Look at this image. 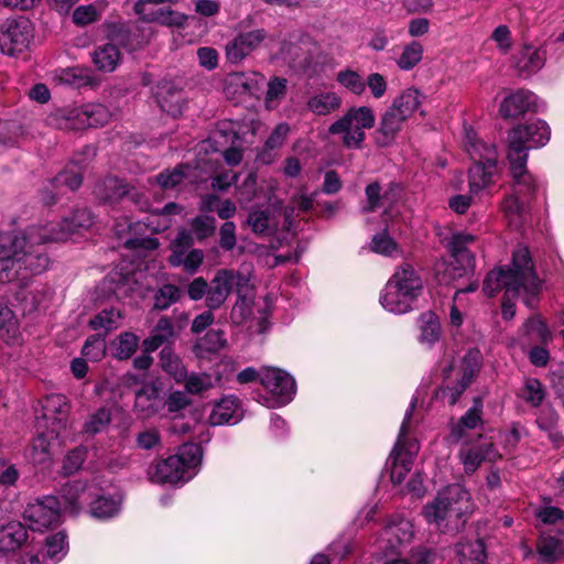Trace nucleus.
I'll use <instances>...</instances> for the list:
<instances>
[{
    "instance_id": "35",
    "label": "nucleus",
    "mask_w": 564,
    "mask_h": 564,
    "mask_svg": "<svg viewBox=\"0 0 564 564\" xmlns=\"http://www.w3.org/2000/svg\"><path fill=\"white\" fill-rule=\"evenodd\" d=\"M419 337L421 345L431 348L441 337V323L435 313L423 312L417 318Z\"/></svg>"
},
{
    "instance_id": "14",
    "label": "nucleus",
    "mask_w": 564,
    "mask_h": 564,
    "mask_svg": "<svg viewBox=\"0 0 564 564\" xmlns=\"http://www.w3.org/2000/svg\"><path fill=\"white\" fill-rule=\"evenodd\" d=\"M413 536L414 531L412 522L401 516H393L380 532L376 544L384 556L393 554L402 555L406 553V549L413 540Z\"/></svg>"
},
{
    "instance_id": "10",
    "label": "nucleus",
    "mask_w": 564,
    "mask_h": 564,
    "mask_svg": "<svg viewBox=\"0 0 564 564\" xmlns=\"http://www.w3.org/2000/svg\"><path fill=\"white\" fill-rule=\"evenodd\" d=\"M375 122V112L370 107H351L329 126L328 132L339 134L347 149H361L366 139L365 130L371 129Z\"/></svg>"
},
{
    "instance_id": "33",
    "label": "nucleus",
    "mask_w": 564,
    "mask_h": 564,
    "mask_svg": "<svg viewBox=\"0 0 564 564\" xmlns=\"http://www.w3.org/2000/svg\"><path fill=\"white\" fill-rule=\"evenodd\" d=\"M134 408L143 417L156 414L163 408L158 388L152 384L142 387L135 394Z\"/></svg>"
},
{
    "instance_id": "23",
    "label": "nucleus",
    "mask_w": 564,
    "mask_h": 564,
    "mask_svg": "<svg viewBox=\"0 0 564 564\" xmlns=\"http://www.w3.org/2000/svg\"><path fill=\"white\" fill-rule=\"evenodd\" d=\"M95 494V487L82 481L74 480L64 485L61 489V511L69 512L72 514H78L85 503H89V500Z\"/></svg>"
},
{
    "instance_id": "48",
    "label": "nucleus",
    "mask_w": 564,
    "mask_h": 564,
    "mask_svg": "<svg viewBox=\"0 0 564 564\" xmlns=\"http://www.w3.org/2000/svg\"><path fill=\"white\" fill-rule=\"evenodd\" d=\"M0 337L9 344L19 340V326L14 313L10 307L0 302Z\"/></svg>"
},
{
    "instance_id": "17",
    "label": "nucleus",
    "mask_w": 564,
    "mask_h": 564,
    "mask_svg": "<svg viewBox=\"0 0 564 564\" xmlns=\"http://www.w3.org/2000/svg\"><path fill=\"white\" fill-rule=\"evenodd\" d=\"M61 502L55 496H46L30 502L23 518L32 531H44L61 520Z\"/></svg>"
},
{
    "instance_id": "6",
    "label": "nucleus",
    "mask_w": 564,
    "mask_h": 564,
    "mask_svg": "<svg viewBox=\"0 0 564 564\" xmlns=\"http://www.w3.org/2000/svg\"><path fill=\"white\" fill-rule=\"evenodd\" d=\"M202 459V447L198 444L185 443L176 454L159 460L149 470L150 480L170 485L187 482L197 474Z\"/></svg>"
},
{
    "instance_id": "62",
    "label": "nucleus",
    "mask_w": 564,
    "mask_h": 564,
    "mask_svg": "<svg viewBox=\"0 0 564 564\" xmlns=\"http://www.w3.org/2000/svg\"><path fill=\"white\" fill-rule=\"evenodd\" d=\"M82 354L91 361H99L106 355V339L100 334L90 336L83 349Z\"/></svg>"
},
{
    "instance_id": "5",
    "label": "nucleus",
    "mask_w": 564,
    "mask_h": 564,
    "mask_svg": "<svg viewBox=\"0 0 564 564\" xmlns=\"http://www.w3.org/2000/svg\"><path fill=\"white\" fill-rule=\"evenodd\" d=\"M473 511L469 492L460 485L440 490L435 499L423 508V516L438 530H458L463 517Z\"/></svg>"
},
{
    "instance_id": "19",
    "label": "nucleus",
    "mask_w": 564,
    "mask_h": 564,
    "mask_svg": "<svg viewBox=\"0 0 564 564\" xmlns=\"http://www.w3.org/2000/svg\"><path fill=\"white\" fill-rule=\"evenodd\" d=\"M134 13L139 19L147 23H158L164 26H184L187 15L172 10L171 8H162L151 3L149 0H138L133 7Z\"/></svg>"
},
{
    "instance_id": "45",
    "label": "nucleus",
    "mask_w": 564,
    "mask_h": 564,
    "mask_svg": "<svg viewBox=\"0 0 564 564\" xmlns=\"http://www.w3.org/2000/svg\"><path fill=\"white\" fill-rule=\"evenodd\" d=\"M156 99L162 111L177 117L184 108V98L180 90L162 87L156 91Z\"/></svg>"
},
{
    "instance_id": "15",
    "label": "nucleus",
    "mask_w": 564,
    "mask_h": 564,
    "mask_svg": "<svg viewBox=\"0 0 564 564\" xmlns=\"http://www.w3.org/2000/svg\"><path fill=\"white\" fill-rule=\"evenodd\" d=\"M261 384L269 392L268 408H280L290 403L296 393L294 378L275 367H262Z\"/></svg>"
},
{
    "instance_id": "41",
    "label": "nucleus",
    "mask_w": 564,
    "mask_h": 564,
    "mask_svg": "<svg viewBox=\"0 0 564 564\" xmlns=\"http://www.w3.org/2000/svg\"><path fill=\"white\" fill-rule=\"evenodd\" d=\"M226 345L227 339L225 333L220 329H210L196 341L194 352L197 357L203 358L206 354L220 351Z\"/></svg>"
},
{
    "instance_id": "59",
    "label": "nucleus",
    "mask_w": 564,
    "mask_h": 564,
    "mask_svg": "<svg viewBox=\"0 0 564 564\" xmlns=\"http://www.w3.org/2000/svg\"><path fill=\"white\" fill-rule=\"evenodd\" d=\"M286 79L280 77H273L268 83V90L264 100L267 109H274L278 107L286 94Z\"/></svg>"
},
{
    "instance_id": "24",
    "label": "nucleus",
    "mask_w": 564,
    "mask_h": 564,
    "mask_svg": "<svg viewBox=\"0 0 564 564\" xmlns=\"http://www.w3.org/2000/svg\"><path fill=\"white\" fill-rule=\"evenodd\" d=\"M263 29L240 33L226 45V57L230 63H240L265 39Z\"/></svg>"
},
{
    "instance_id": "43",
    "label": "nucleus",
    "mask_w": 564,
    "mask_h": 564,
    "mask_svg": "<svg viewBox=\"0 0 564 564\" xmlns=\"http://www.w3.org/2000/svg\"><path fill=\"white\" fill-rule=\"evenodd\" d=\"M160 365L164 372L181 383L186 379V368L181 358L170 347H164L160 352Z\"/></svg>"
},
{
    "instance_id": "64",
    "label": "nucleus",
    "mask_w": 564,
    "mask_h": 564,
    "mask_svg": "<svg viewBox=\"0 0 564 564\" xmlns=\"http://www.w3.org/2000/svg\"><path fill=\"white\" fill-rule=\"evenodd\" d=\"M187 392L196 394L208 390L213 386L212 377L207 373L186 375L183 381Z\"/></svg>"
},
{
    "instance_id": "55",
    "label": "nucleus",
    "mask_w": 564,
    "mask_h": 564,
    "mask_svg": "<svg viewBox=\"0 0 564 564\" xmlns=\"http://www.w3.org/2000/svg\"><path fill=\"white\" fill-rule=\"evenodd\" d=\"M189 172L188 165H180L160 173L156 176V182L163 189H172L188 178Z\"/></svg>"
},
{
    "instance_id": "21",
    "label": "nucleus",
    "mask_w": 564,
    "mask_h": 564,
    "mask_svg": "<svg viewBox=\"0 0 564 564\" xmlns=\"http://www.w3.org/2000/svg\"><path fill=\"white\" fill-rule=\"evenodd\" d=\"M481 438V436H479ZM499 457L498 452L490 442H480V440L463 444L458 452L459 463L463 465L467 475H473L486 460H495Z\"/></svg>"
},
{
    "instance_id": "2",
    "label": "nucleus",
    "mask_w": 564,
    "mask_h": 564,
    "mask_svg": "<svg viewBox=\"0 0 564 564\" xmlns=\"http://www.w3.org/2000/svg\"><path fill=\"white\" fill-rule=\"evenodd\" d=\"M551 137L549 124L541 119L519 124L508 133L507 159L510 175L517 185H524L528 189L534 187V177L527 170L529 151L544 147Z\"/></svg>"
},
{
    "instance_id": "18",
    "label": "nucleus",
    "mask_w": 564,
    "mask_h": 564,
    "mask_svg": "<svg viewBox=\"0 0 564 564\" xmlns=\"http://www.w3.org/2000/svg\"><path fill=\"white\" fill-rule=\"evenodd\" d=\"M192 245V235L186 230H181L172 243V253L169 258L171 265L183 267L187 273H195L203 263L204 253L199 249L186 252Z\"/></svg>"
},
{
    "instance_id": "38",
    "label": "nucleus",
    "mask_w": 564,
    "mask_h": 564,
    "mask_svg": "<svg viewBox=\"0 0 564 564\" xmlns=\"http://www.w3.org/2000/svg\"><path fill=\"white\" fill-rule=\"evenodd\" d=\"M121 58L118 47L112 43L99 45L93 53L95 66L106 73L113 72Z\"/></svg>"
},
{
    "instance_id": "7",
    "label": "nucleus",
    "mask_w": 564,
    "mask_h": 564,
    "mask_svg": "<svg viewBox=\"0 0 564 564\" xmlns=\"http://www.w3.org/2000/svg\"><path fill=\"white\" fill-rule=\"evenodd\" d=\"M94 193L99 199L109 203H115L123 196H130L131 200H133L141 210L151 213L143 223L151 227L153 231H161L169 228L171 225L169 216L181 212L180 206L174 203L166 204L160 212L156 208H152L148 200H141L139 194H130L128 184L117 177L105 178L96 185Z\"/></svg>"
},
{
    "instance_id": "57",
    "label": "nucleus",
    "mask_w": 564,
    "mask_h": 564,
    "mask_svg": "<svg viewBox=\"0 0 564 564\" xmlns=\"http://www.w3.org/2000/svg\"><path fill=\"white\" fill-rule=\"evenodd\" d=\"M84 115L86 128L104 126L111 117L108 108L101 104L84 105Z\"/></svg>"
},
{
    "instance_id": "30",
    "label": "nucleus",
    "mask_w": 564,
    "mask_h": 564,
    "mask_svg": "<svg viewBox=\"0 0 564 564\" xmlns=\"http://www.w3.org/2000/svg\"><path fill=\"white\" fill-rule=\"evenodd\" d=\"M545 61V50L525 44L513 56L512 64L521 74L532 75L538 73L544 66Z\"/></svg>"
},
{
    "instance_id": "25",
    "label": "nucleus",
    "mask_w": 564,
    "mask_h": 564,
    "mask_svg": "<svg viewBox=\"0 0 564 564\" xmlns=\"http://www.w3.org/2000/svg\"><path fill=\"white\" fill-rule=\"evenodd\" d=\"M528 110L540 111L539 98L535 94L520 89L507 96L500 105V113L505 118H513Z\"/></svg>"
},
{
    "instance_id": "60",
    "label": "nucleus",
    "mask_w": 564,
    "mask_h": 564,
    "mask_svg": "<svg viewBox=\"0 0 564 564\" xmlns=\"http://www.w3.org/2000/svg\"><path fill=\"white\" fill-rule=\"evenodd\" d=\"M456 288L457 291L455 293L449 312V323L454 327H459L464 321L463 313L459 310V306L462 305L463 301V295L468 292H475L478 289V283L475 281L470 282L466 288H460L458 285Z\"/></svg>"
},
{
    "instance_id": "63",
    "label": "nucleus",
    "mask_w": 564,
    "mask_h": 564,
    "mask_svg": "<svg viewBox=\"0 0 564 564\" xmlns=\"http://www.w3.org/2000/svg\"><path fill=\"white\" fill-rule=\"evenodd\" d=\"M87 457V449L84 446H78L69 451L63 460V473L65 475H73L78 471Z\"/></svg>"
},
{
    "instance_id": "42",
    "label": "nucleus",
    "mask_w": 564,
    "mask_h": 564,
    "mask_svg": "<svg viewBox=\"0 0 564 564\" xmlns=\"http://www.w3.org/2000/svg\"><path fill=\"white\" fill-rule=\"evenodd\" d=\"M423 54V45L413 40L402 46L401 53L395 58V65L400 70L410 72L422 62Z\"/></svg>"
},
{
    "instance_id": "20",
    "label": "nucleus",
    "mask_w": 564,
    "mask_h": 564,
    "mask_svg": "<svg viewBox=\"0 0 564 564\" xmlns=\"http://www.w3.org/2000/svg\"><path fill=\"white\" fill-rule=\"evenodd\" d=\"M512 180V193L507 195L503 199L502 210L509 224L514 228H519L525 219V215L528 213V199L535 193L536 183L534 182V187L530 191L524 185L518 186L516 180L513 177Z\"/></svg>"
},
{
    "instance_id": "12",
    "label": "nucleus",
    "mask_w": 564,
    "mask_h": 564,
    "mask_svg": "<svg viewBox=\"0 0 564 564\" xmlns=\"http://www.w3.org/2000/svg\"><path fill=\"white\" fill-rule=\"evenodd\" d=\"M70 405L64 394H50L41 401V414L36 415L35 427L50 430L55 438L67 435Z\"/></svg>"
},
{
    "instance_id": "4",
    "label": "nucleus",
    "mask_w": 564,
    "mask_h": 564,
    "mask_svg": "<svg viewBox=\"0 0 564 564\" xmlns=\"http://www.w3.org/2000/svg\"><path fill=\"white\" fill-rule=\"evenodd\" d=\"M464 148L474 161L468 172V188L473 194H480L492 185L500 174L497 148L495 143L480 138L471 127L465 128Z\"/></svg>"
},
{
    "instance_id": "16",
    "label": "nucleus",
    "mask_w": 564,
    "mask_h": 564,
    "mask_svg": "<svg viewBox=\"0 0 564 564\" xmlns=\"http://www.w3.org/2000/svg\"><path fill=\"white\" fill-rule=\"evenodd\" d=\"M33 25L26 18L8 19L0 29V50L8 56L25 52L33 39Z\"/></svg>"
},
{
    "instance_id": "27",
    "label": "nucleus",
    "mask_w": 564,
    "mask_h": 564,
    "mask_svg": "<svg viewBox=\"0 0 564 564\" xmlns=\"http://www.w3.org/2000/svg\"><path fill=\"white\" fill-rule=\"evenodd\" d=\"M89 501V513L91 517L100 520H107L117 517L121 511L122 495L118 491L97 494Z\"/></svg>"
},
{
    "instance_id": "37",
    "label": "nucleus",
    "mask_w": 564,
    "mask_h": 564,
    "mask_svg": "<svg viewBox=\"0 0 564 564\" xmlns=\"http://www.w3.org/2000/svg\"><path fill=\"white\" fill-rule=\"evenodd\" d=\"M54 80L58 84L68 85L74 88L93 86L95 83L90 70L78 66L56 70L54 74Z\"/></svg>"
},
{
    "instance_id": "1",
    "label": "nucleus",
    "mask_w": 564,
    "mask_h": 564,
    "mask_svg": "<svg viewBox=\"0 0 564 564\" xmlns=\"http://www.w3.org/2000/svg\"><path fill=\"white\" fill-rule=\"evenodd\" d=\"M505 290L502 316L511 319L516 315V300L522 297L528 307L536 303L541 291L528 248L519 247L512 253V263L508 269L499 268L489 272L484 281L482 291L487 296H494Z\"/></svg>"
},
{
    "instance_id": "29",
    "label": "nucleus",
    "mask_w": 564,
    "mask_h": 564,
    "mask_svg": "<svg viewBox=\"0 0 564 564\" xmlns=\"http://www.w3.org/2000/svg\"><path fill=\"white\" fill-rule=\"evenodd\" d=\"M264 82V76L257 72L235 73L228 78L226 93L227 95L238 93L240 95L257 96Z\"/></svg>"
},
{
    "instance_id": "22",
    "label": "nucleus",
    "mask_w": 564,
    "mask_h": 564,
    "mask_svg": "<svg viewBox=\"0 0 564 564\" xmlns=\"http://www.w3.org/2000/svg\"><path fill=\"white\" fill-rule=\"evenodd\" d=\"M280 218H283V205L279 200L264 209L260 207L251 208L247 223L254 234L264 235L278 231L283 226V224H280Z\"/></svg>"
},
{
    "instance_id": "56",
    "label": "nucleus",
    "mask_w": 564,
    "mask_h": 564,
    "mask_svg": "<svg viewBox=\"0 0 564 564\" xmlns=\"http://www.w3.org/2000/svg\"><path fill=\"white\" fill-rule=\"evenodd\" d=\"M113 356L117 359H129L137 350L139 338L133 333H123L113 341Z\"/></svg>"
},
{
    "instance_id": "47",
    "label": "nucleus",
    "mask_w": 564,
    "mask_h": 564,
    "mask_svg": "<svg viewBox=\"0 0 564 564\" xmlns=\"http://www.w3.org/2000/svg\"><path fill=\"white\" fill-rule=\"evenodd\" d=\"M107 7L108 2L106 0H96L90 4L79 6L73 11V22L79 26L94 23L106 11Z\"/></svg>"
},
{
    "instance_id": "50",
    "label": "nucleus",
    "mask_w": 564,
    "mask_h": 564,
    "mask_svg": "<svg viewBox=\"0 0 564 564\" xmlns=\"http://www.w3.org/2000/svg\"><path fill=\"white\" fill-rule=\"evenodd\" d=\"M121 318V313L118 310H102L90 319L89 325L94 330L100 332V335L105 337L109 332L119 327Z\"/></svg>"
},
{
    "instance_id": "49",
    "label": "nucleus",
    "mask_w": 564,
    "mask_h": 564,
    "mask_svg": "<svg viewBox=\"0 0 564 564\" xmlns=\"http://www.w3.org/2000/svg\"><path fill=\"white\" fill-rule=\"evenodd\" d=\"M421 101V93L417 89L408 88L393 100L391 107L409 119L419 109Z\"/></svg>"
},
{
    "instance_id": "54",
    "label": "nucleus",
    "mask_w": 564,
    "mask_h": 564,
    "mask_svg": "<svg viewBox=\"0 0 564 564\" xmlns=\"http://www.w3.org/2000/svg\"><path fill=\"white\" fill-rule=\"evenodd\" d=\"M522 332L528 336V341L547 343L552 337L549 327L539 316L530 317L523 325Z\"/></svg>"
},
{
    "instance_id": "31",
    "label": "nucleus",
    "mask_w": 564,
    "mask_h": 564,
    "mask_svg": "<svg viewBox=\"0 0 564 564\" xmlns=\"http://www.w3.org/2000/svg\"><path fill=\"white\" fill-rule=\"evenodd\" d=\"M47 121L51 126L62 130L85 129L84 105L56 109L50 113Z\"/></svg>"
},
{
    "instance_id": "3",
    "label": "nucleus",
    "mask_w": 564,
    "mask_h": 564,
    "mask_svg": "<svg viewBox=\"0 0 564 564\" xmlns=\"http://www.w3.org/2000/svg\"><path fill=\"white\" fill-rule=\"evenodd\" d=\"M423 289L421 274L410 263H402L387 281L379 302L389 313L406 314L414 310Z\"/></svg>"
},
{
    "instance_id": "34",
    "label": "nucleus",
    "mask_w": 564,
    "mask_h": 564,
    "mask_svg": "<svg viewBox=\"0 0 564 564\" xmlns=\"http://www.w3.org/2000/svg\"><path fill=\"white\" fill-rule=\"evenodd\" d=\"M26 539L28 531L25 527L21 522L11 521L0 528V552H14Z\"/></svg>"
},
{
    "instance_id": "53",
    "label": "nucleus",
    "mask_w": 564,
    "mask_h": 564,
    "mask_svg": "<svg viewBox=\"0 0 564 564\" xmlns=\"http://www.w3.org/2000/svg\"><path fill=\"white\" fill-rule=\"evenodd\" d=\"M314 198H315V194L306 195L304 193H300V194L295 195L291 200L292 206H289L283 209V226H282V228L285 229L286 231L291 230L292 225H293L292 216L294 213V208L296 207L301 212H308L313 207Z\"/></svg>"
},
{
    "instance_id": "32",
    "label": "nucleus",
    "mask_w": 564,
    "mask_h": 564,
    "mask_svg": "<svg viewBox=\"0 0 564 564\" xmlns=\"http://www.w3.org/2000/svg\"><path fill=\"white\" fill-rule=\"evenodd\" d=\"M406 120L404 115L390 107L380 120L377 130V143L381 147L391 144Z\"/></svg>"
},
{
    "instance_id": "52",
    "label": "nucleus",
    "mask_w": 564,
    "mask_h": 564,
    "mask_svg": "<svg viewBox=\"0 0 564 564\" xmlns=\"http://www.w3.org/2000/svg\"><path fill=\"white\" fill-rule=\"evenodd\" d=\"M538 552L542 561H556L564 554V541L543 535L538 543Z\"/></svg>"
},
{
    "instance_id": "51",
    "label": "nucleus",
    "mask_w": 564,
    "mask_h": 564,
    "mask_svg": "<svg viewBox=\"0 0 564 564\" xmlns=\"http://www.w3.org/2000/svg\"><path fill=\"white\" fill-rule=\"evenodd\" d=\"M336 82L349 93L360 96L366 91L364 77L351 68H345L336 74Z\"/></svg>"
},
{
    "instance_id": "40",
    "label": "nucleus",
    "mask_w": 564,
    "mask_h": 564,
    "mask_svg": "<svg viewBox=\"0 0 564 564\" xmlns=\"http://www.w3.org/2000/svg\"><path fill=\"white\" fill-rule=\"evenodd\" d=\"M517 397L531 408H539L546 397L544 386L536 378H525L519 388Z\"/></svg>"
},
{
    "instance_id": "11",
    "label": "nucleus",
    "mask_w": 564,
    "mask_h": 564,
    "mask_svg": "<svg viewBox=\"0 0 564 564\" xmlns=\"http://www.w3.org/2000/svg\"><path fill=\"white\" fill-rule=\"evenodd\" d=\"M415 409V401H412L405 412L401 424L397 443L390 455L392 459L391 480L393 484H401L412 468L413 460L419 452L416 441L408 440V432L412 420V413Z\"/></svg>"
},
{
    "instance_id": "28",
    "label": "nucleus",
    "mask_w": 564,
    "mask_h": 564,
    "mask_svg": "<svg viewBox=\"0 0 564 564\" xmlns=\"http://www.w3.org/2000/svg\"><path fill=\"white\" fill-rule=\"evenodd\" d=\"M241 419L242 410L239 399L235 395H226L214 405L208 420L212 425H234Z\"/></svg>"
},
{
    "instance_id": "61",
    "label": "nucleus",
    "mask_w": 564,
    "mask_h": 564,
    "mask_svg": "<svg viewBox=\"0 0 564 564\" xmlns=\"http://www.w3.org/2000/svg\"><path fill=\"white\" fill-rule=\"evenodd\" d=\"M181 296V291L173 284H164L154 295V308L163 311L176 303Z\"/></svg>"
},
{
    "instance_id": "36",
    "label": "nucleus",
    "mask_w": 564,
    "mask_h": 564,
    "mask_svg": "<svg viewBox=\"0 0 564 564\" xmlns=\"http://www.w3.org/2000/svg\"><path fill=\"white\" fill-rule=\"evenodd\" d=\"M68 553L67 534L64 531L51 534L45 539L42 551L44 561L50 564H57Z\"/></svg>"
},
{
    "instance_id": "13",
    "label": "nucleus",
    "mask_w": 564,
    "mask_h": 564,
    "mask_svg": "<svg viewBox=\"0 0 564 564\" xmlns=\"http://www.w3.org/2000/svg\"><path fill=\"white\" fill-rule=\"evenodd\" d=\"M251 280V273L248 270L220 269L210 281L206 306L209 310L219 308L227 300L231 291L242 292L247 282Z\"/></svg>"
},
{
    "instance_id": "8",
    "label": "nucleus",
    "mask_w": 564,
    "mask_h": 564,
    "mask_svg": "<svg viewBox=\"0 0 564 564\" xmlns=\"http://www.w3.org/2000/svg\"><path fill=\"white\" fill-rule=\"evenodd\" d=\"M482 365L479 349H469L462 359L445 360L442 367V397L453 405L464 391L471 384Z\"/></svg>"
},
{
    "instance_id": "44",
    "label": "nucleus",
    "mask_w": 564,
    "mask_h": 564,
    "mask_svg": "<svg viewBox=\"0 0 564 564\" xmlns=\"http://www.w3.org/2000/svg\"><path fill=\"white\" fill-rule=\"evenodd\" d=\"M341 106V98L333 91L317 94L307 101L308 109L317 116H326Z\"/></svg>"
},
{
    "instance_id": "9",
    "label": "nucleus",
    "mask_w": 564,
    "mask_h": 564,
    "mask_svg": "<svg viewBox=\"0 0 564 564\" xmlns=\"http://www.w3.org/2000/svg\"><path fill=\"white\" fill-rule=\"evenodd\" d=\"M474 241L475 236L470 234L455 232L452 235L447 242L449 259L435 264V275L440 284H452L473 274L475 258L467 247Z\"/></svg>"
},
{
    "instance_id": "46",
    "label": "nucleus",
    "mask_w": 564,
    "mask_h": 564,
    "mask_svg": "<svg viewBox=\"0 0 564 564\" xmlns=\"http://www.w3.org/2000/svg\"><path fill=\"white\" fill-rule=\"evenodd\" d=\"M457 555L462 564H484L485 544L481 540L462 542L457 545Z\"/></svg>"
},
{
    "instance_id": "26",
    "label": "nucleus",
    "mask_w": 564,
    "mask_h": 564,
    "mask_svg": "<svg viewBox=\"0 0 564 564\" xmlns=\"http://www.w3.org/2000/svg\"><path fill=\"white\" fill-rule=\"evenodd\" d=\"M36 430V436L33 440L29 453L31 462L35 465L45 464L51 460L52 451L59 447L66 440L67 435L55 438L50 430Z\"/></svg>"
},
{
    "instance_id": "58",
    "label": "nucleus",
    "mask_w": 564,
    "mask_h": 564,
    "mask_svg": "<svg viewBox=\"0 0 564 564\" xmlns=\"http://www.w3.org/2000/svg\"><path fill=\"white\" fill-rule=\"evenodd\" d=\"M111 421V412L107 408H100L91 413L84 424V432L90 435L102 432Z\"/></svg>"
},
{
    "instance_id": "39",
    "label": "nucleus",
    "mask_w": 564,
    "mask_h": 564,
    "mask_svg": "<svg viewBox=\"0 0 564 564\" xmlns=\"http://www.w3.org/2000/svg\"><path fill=\"white\" fill-rule=\"evenodd\" d=\"M245 290L237 294V301L234 304L230 313L232 323L239 325L245 323L252 314L253 305V290L251 280L247 282Z\"/></svg>"
}]
</instances>
